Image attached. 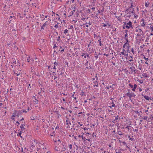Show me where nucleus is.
Masks as SVG:
<instances>
[{
	"mask_svg": "<svg viewBox=\"0 0 153 153\" xmlns=\"http://www.w3.org/2000/svg\"><path fill=\"white\" fill-rule=\"evenodd\" d=\"M127 32H128V30H125L124 31V32L125 33H127Z\"/></svg>",
	"mask_w": 153,
	"mask_h": 153,
	"instance_id": "nucleus-55",
	"label": "nucleus"
},
{
	"mask_svg": "<svg viewBox=\"0 0 153 153\" xmlns=\"http://www.w3.org/2000/svg\"><path fill=\"white\" fill-rule=\"evenodd\" d=\"M104 11V8H103L101 10V11L102 12H103Z\"/></svg>",
	"mask_w": 153,
	"mask_h": 153,
	"instance_id": "nucleus-59",
	"label": "nucleus"
},
{
	"mask_svg": "<svg viewBox=\"0 0 153 153\" xmlns=\"http://www.w3.org/2000/svg\"><path fill=\"white\" fill-rule=\"evenodd\" d=\"M86 11L88 13H90V10L89 9V8H88L87 10H86Z\"/></svg>",
	"mask_w": 153,
	"mask_h": 153,
	"instance_id": "nucleus-30",
	"label": "nucleus"
},
{
	"mask_svg": "<svg viewBox=\"0 0 153 153\" xmlns=\"http://www.w3.org/2000/svg\"><path fill=\"white\" fill-rule=\"evenodd\" d=\"M139 91H140H140H142V89L141 88H139Z\"/></svg>",
	"mask_w": 153,
	"mask_h": 153,
	"instance_id": "nucleus-48",
	"label": "nucleus"
},
{
	"mask_svg": "<svg viewBox=\"0 0 153 153\" xmlns=\"http://www.w3.org/2000/svg\"><path fill=\"white\" fill-rule=\"evenodd\" d=\"M133 88L132 89V91H135V89L136 88H134V87L133 88Z\"/></svg>",
	"mask_w": 153,
	"mask_h": 153,
	"instance_id": "nucleus-51",
	"label": "nucleus"
},
{
	"mask_svg": "<svg viewBox=\"0 0 153 153\" xmlns=\"http://www.w3.org/2000/svg\"><path fill=\"white\" fill-rule=\"evenodd\" d=\"M120 117H119L118 115H117V117H116L115 118V120L116 121L119 119V120L120 119Z\"/></svg>",
	"mask_w": 153,
	"mask_h": 153,
	"instance_id": "nucleus-18",
	"label": "nucleus"
},
{
	"mask_svg": "<svg viewBox=\"0 0 153 153\" xmlns=\"http://www.w3.org/2000/svg\"><path fill=\"white\" fill-rule=\"evenodd\" d=\"M60 38V36H59L58 37V39H57V40H59Z\"/></svg>",
	"mask_w": 153,
	"mask_h": 153,
	"instance_id": "nucleus-58",
	"label": "nucleus"
},
{
	"mask_svg": "<svg viewBox=\"0 0 153 153\" xmlns=\"http://www.w3.org/2000/svg\"><path fill=\"white\" fill-rule=\"evenodd\" d=\"M143 76H144L146 77H148L147 74L146 73H143L142 74Z\"/></svg>",
	"mask_w": 153,
	"mask_h": 153,
	"instance_id": "nucleus-17",
	"label": "nucleus"
},
{
	"mask_svg": "<svg viewBox=\"0 0 153 153\" xmlns=\"http://www.w3.org/2000/svg\"><path fill=\"white\" fill-rule=\"evenodd\" d=\"M65 149H65V147H64V148H62V151H65Z\"/></svg>",
	"mask_w": 153,
	"mask_h": 153,
	"instance_id": "nucleus-37",
	"label": "nucleus"
},
{
	"mask_svg": "<svg viewBox=\"0 0 153 153\" xmlns=\"http://www.w3.org/2000/svg\"><path fill=\"white\" fill-rule=\"evenodd\" d=\"M126 42H127V43H128V38L126 39Z\"/></svg>",
	"mask_w": 153,
	"mask_h": 153,
	"instance_id": "nucleus-53",
	"label": "nucleus"
},
{
	"mask_svg": "<svg viewBox=\"0 0 153 153\" xmlns=\"http://www.w3.org/2000/svg\"><path fill=\"white\" fill-rule=\"evenodd\" d=\"M123 23L124 24V25L125 26H126L125 25H127V23L126 22H123Z\"/></svg>",
	"mask_w": 153,
	"mask_h": 153,
	"instance_id": "nucleus-43",
	"label": "nucleus"
},
{
	"mask_svg": "<svg viewBox=\"0 0 153 153\" xmlns=\"http://www.w3.org/2000/svg\"><path fill=\"white\" fill-rule=\"evenodd\" d=\"M33 101L34 102H35L36 103V104H37L38 102V100H37L36 98H35V100H33Z\"/></svg>",
	"mask_w": 153,
	"mask_h": 153,
	"instance_id": "nucleus-16",
	"label": "nucleus"
},
{
	"mask_svg": "<svg viewBox=\"0 0 153 153\" xmlns=\"http://www.w3.org/2000/svg\"><path fill=\"white\" fill-rule=\"evenodd\" d=\"M112 107L115 106V104L113 102H112Z\"/></svg>",
	"mask_w": 153,
	"mask_h": 153,
	"instance_id": "nucleus-34",
	"label": "nucleus"
},
{
	"mask_svg": "<svg viewBox=\"0 0 153 153\" xmlns=\"http://www.w3.org/2000/svg\"><path fill=\"white\" fill-rule=\"evenodd\" d=\"M129 86L131 88H133V86H134L133 85H131V84H129Z\"/></svg>",
	"mask_w": 153,
	"mask_h": 153,
	"instance_id": "nucleus-32",
	"label": "nucleus"
},
{
	"mask_svg": "<svg viewBox=\"0 0 153 153\" xmlns=\"http://www.w3.org/2000/svg\"><path fill=\"white\" fill-rule=\"evenodd\" d=\"M25 126V125H22L21 126H20V127L22 131H23L25 129V128L24 127V126Z\"/></svg>",
	"mask_w": 153,
	"mask_h": 153,
	"instance_id": "nucleus-12",
	"label": "nucleus"
},
{
	"mask_svg": "<svg viewBox=\"0 0 153 153\" xmlns=\"http://www.w3.org/2000/svg\"><path fill=\"white\" fill-rule=\"evenodd\" d=\"M131 52H132L133 53V54H134V49H133V48H132L131 49Z\"/></svg>",
	"mask_w": 153,
	"mask_h": 153,
	"instance_id": "nucleus-40",
	"label": "nucleus"
},
{
	"mask_svg": "<svg viewBox=\"0 0 153 153\" xmlns=\"http://www.w3.org/2000/svg\"><path fill=\"white\" fill-rule=\"evenodd\" d=\"M16 123H18V124H20V121L19 122H18V121H17V122H16Z\"/></svg>",
	"mask_w": 153,
	"mask_h": 153,
	"instance_id": "nucleus-61",
	"label": "nucleus"
},
{
	"mask_svg": "<svg viewBox=\"0 0 153 153\" xmlns=\"http://www.w3.org/2000/svg\"><path fill=\"white\" fill-rule=\"evenodd\" d=\"M85 137H82V139L84 141H85Z\"/></svg>",
	"mask_w": 153,
	"mask_h": 153,
	"instance_id": "nucleus-39",
	"label": "nucleus"
},
{
	"mask_svg": "<svg viewBox=\"0 0 153 153\" xmlns=\"http://www.w3.org/2000/svg\"><path fill=\"white\" fill-rule=\"evenodd\" d=\"M125 27L127 29H129L131 27L132 28H133L132 26V23L131 21H129L128 23L127 24V25L125 26Z\"/></svg>",
	"mask_w": 153,
	"mask_h": 153,
	"instance_id": "nucleus-2",
	"label": "nucleus"
},
{
	"mask_svg": "<svg viewBox=\"0 0 153 153\" xmlns=\"http://www.w3.org/2000/svg\"><path fill=\"white\" fill-rule=\"evenodd\" d=\"M48 22L47 21H46L45 23L41 27V30H42V29H43V30H44V27H45L46 25H47V22Z\"/></svg>",
	"mask_w": 153,
	"mask_h": 153,
	"instance_id": "nucleus-6",
	"label": "nucleus"
},
{
	"mask_svg": "<svg viewBox=\"0 0 153 153\" xmlns=\"http://www.w3.org/2000/svg\"><path fill=\"white\" fill-rule=\"evenodd\" d=\"M142 95L143 96L144 98L146 100H149L150 99L149 97L148 96H143V94H142Z\"/></svg>",
	"mask_w": 153,
	"mask_h": 153,
	"instance_id": "nucleus-7",
	"label": "nucleus"
},
{
	"mask_svg": "<svg viewBox=\"0 0 153 153\" xmlns=\"http://www.w3.org/2000/svg\"><path fill=\"white\" fill-rule=\"evenodd\" d=\"M128 137L129 140H130L132 141H134V139L133 138L131 137L130 136H128Z\"/></svg>",
	"mask_w": 153,
	"mask_h": 153,
	"instance_id": "nucleus-15",
	"label": "nucleus"
},
{
	"mask_svg": "<svg viewBox=\"0 0 153 153\" xmlns=\"http://www.w3.org/2000/svg\"><path fill=\"white\" fill-rule=\"evenodd\" d=\"M131 8H129H129L128 9H126V12L127 13L129 14H130L131 12Z\"/></svg>",
	"mask_w": 153,
	"mask_h": 153,
	"instance_id": "nucleus-5",
	"label": "nucleus"
},
{
	"mask_svg": "<svg viewBox=\"0 0 153 153\" xmlns=\"http://www.w3.org/2000/svg\"><path fill=\"white\" fill-rule=\"evenodd\" d=\"M91 9L93 10V11L95 9V7H94L91 8Z\"/></svg>",
	"mask_w": 153,
	"mask_h": 153,
	"instance_id": "nucleus-50",
	"label": "nucleus"
},
{
	"mask_svg": "<svg viewBox=\"0 0 153 153\" xmlns=\"http://www.w3.org/2000/svg\"><path fill=\"white\" fill-rule=\"evenodd\" d=\"M83 129H84V130H86V129H87V128L86 127L84 128H83Z\"/></svg>",
	"mask_w": 153,
	"mask_h": 153,
	"instance_id": "nucleus-64",
	"label": "nucleus"
},
{
	"mask_svg": "<svg viewBox=\"0 0 153 153\" xmlns=\"http://www.w3.org/2000/svg\"><path fill=\"white\" fill-rule=\"evenodd\" d=\"M117 133V134L120 135H122L123 134L122 132L120 131H118Z\"/></svg>",
	"mask_w": 153,
	"mask_h": 153,
	"instance_id": "nucleus-13",
	"label": "nucleus"
},
{
	"mask_svg": "<svg viewBox=\"0 0 153 153\" xmlns=\"http://www.w3.org/2000/svg\"><path fill=\"white\" fill-rule=\"evenodd\" d=\"M126 47L127 48V51H129V44L128 43L126 42L124 44L123 46V48H125Z\"/></svg>",
	"mask_w": 153,
	"mask_h": 153,
	"instance_id": "nucleus-3",
	"label": "nucleus"
},
{
	"mask_svg": "<svg viewBox=\"0 0 153 153\" xmlns=\"http://www.w3.org/2000/svg\"><path fill=\"white\" fill-rule=\"evenodd\" d=\"M16 112H17V111L16 110H15L14 111V113H13L12 114H13L12 117H15L17 116L16 113Z\"/></svg>",
	"mask_w": 153,
	"mask_h": 153,
	"instance_id": "nucleus-8",
	"label": "nucleus"
},
{
	"mask_svg": "<svg viewBox=\"0 0 153 153\" xmlns=\"http://www.w3.org/2000/svg\"><path fill=\"white\" fill-rule=\"evenodd\" d=\"M54 65H55V66H58V67H60V65L59 63L58 62H55L54 63Z\"/></svg>",
	"mask_w": 153,
	"mask_h": 153,
	"instance_id": "nucleus-9",
	"label": "nucleus"
},
{
	"mask_svg": "<svg viewBox=\"0 0 153 153\" xmlns=\"http://www.w3.org/2000/svg\"><path fill=\"white\" fill-rule=\"evenodd\" d=\"M97 110L98 112H100L101 111L102 108H98L97 109Z\"/></svg>",
	"mask_w": 153,
	"mask_h": 153,
	"instance_id": "nucleus-23",
	"label": "nucleus"
},
{
	"mask_svg": "<svg viewBox=\"0 0 153 153\" xmlns=\"http://www.w3.org/2000/svg\"><path fill=\"white\" fill-rule=\"evenodd\" d=\"M130 68L131 70V71H133V68H132V67H131Z\"/></svg>",
	"mask_w": 153,
	"mask_h": 153,
	"instance_id": "nucleus-57",
	"label": "nucleus"
},
{
	"mask_svg": "<svg viewBox=\"0 0 153 153\" xmlns=\"http://www.w3.org/2000/svg\"><path fill=\"white\" fill-rule=\"evenodd\" d=\"M133 94V93H127L126 94V96H128L129 97V98L130 99H131V97H132V94Z\"/></svg>",
	"mask_w": 153,
	"mask_h": 153,
	"instance_id": "nucleus-4",
	"label": "nucleus"
},
{
	"mask_svg": "<svg viewBox=\"0 0 153 153\" xmlns=\"http://www.w3.org/2000/svg\"><path fill=\"white\" fill-rule=\"evenodd\" d=\"M131 13L134 15L135 14V13L134 12V8H133L132 11L131 12Z\"/></svg>",
	"mask_w": 153,
	"mask_h": 153,
	"instance_id": "nucleus-29",
	"label": "nucleus"
},
{
	"mask_svg": "<svg viewBox=\"0 0 153 153\" xmlns=\"http://www.w3.org/2000/svg\"><path fill=\"white\" fill-rule=\"evenodd\" d=\"M141 26L143 27H144L145 26V24L144 23V22H143L142 24H141Z\"/></svg>",
	"mask_w": 153,
	"mask_h": 153,
	"instance_id": "nucleus-27",
	"label": "nucleus"
},
{
	"mask_svg": "<svg viewBox=\"0 0 153 153\" xmlns=\"http://www.w3.org/2000/svg\"><path fill=\"white\" fill-rule=\"evenodd\" d=\"M86 53H83V54L82 55V56H84V57L85 58H86Z\"/></svg>",
	"mask_w": 153,
	"mask_h": 153,
	"instance_id": "nucleus-26",
	"label": "nucleus"
},
{
	"mask_svg": "<svg viewBox=\"0 0 153 153\" xmlns=\"http://www.w3.org/2000/svg\"><path fill=\"white\" fill-rule=\"evenodd\" d=\"M141 35H140V33H139V34H137V36H141Z\"/></svg>",
	"mask_w": 153,
	"mask_h": 153,
	"instance_id": "nucleus-56",
	"label": "nucleus"
},
{
	"mask_svg": "<svg viewBox=\"0 0 153 153\" xmlns=\"http://www.w3.org/2000/svg\"><path fill=\"white\" fill-rule=\"evenodd\" d=\"M68 30L67 29H66L65 30H64V33L65 34H66V33H67L68 32Z\"/></svg>",
	"mask_w": 153,
	"mask_h": 153,
	"instance_id": "nucleus-22",
	"label": "nucleus"
},
{
	"mask_svg": "<svg viewBox=\"0 0 153 153\" xmlns=\"http://www.w3.org/2000/svg\"><path fill=\"white\" fill-rule=\"evenodd\" d=\"M69 148L70 149H71L72 148V145L71 144H70L69 146Z\"/></svg>",
	"mask_w": 153,
	"mask_h": 153,
	"instance_id": "nucleus-31",
	"label": "nucleus"
},
{
	"mask_svg": "<svg viewBox=\"0 0 153 153\" xmlns=\"http://www.w3.org/2000/svg\"><path fill=\"white\" fill-rule=\"evenodd\" d=\"M94 82V86H98V85H97L98 83H97V80H96L95 82Z\"/></svg>",
	"mask_w": 153,
	"mask_h": 153,
	"instance_id": "nucleus-14",
	"label": "nucleus"
},
{
	"mask_svg": "<svg viewBox=\"0 0 153 153\" xmlns=\"http://www.w3.org/2000/svg\"><path fill=\"white\" fill-rule=\"evenodd\" d=\"M57 46L56 45V44H55L53 47V48H56Z\"/></svg>",
	"mask_w": 153,
	"mask_h": 153,
	"instance_id": "nucleus-54",
	"label": "nucleus"
},
{
	"mask_svg": "<svg viewBox=\"0 0 153 153\" xmlns=\"http://www.w3.org/2000/svg\"><path fill=\"white\" fill-rule=\"evenodd\" d=\"M88 61L87 60H86V62L85 63V65L86 66H87L88 65Z\"/></svg>",
	"mask_w": 153,
	"mask_h": 153,
	"instance_id": "nucleus-38",
	"label": "nucleus"
},
{
	"mask_svg": "<svg viewBox=\"0 0 153 153\" xmlns=\"http://www.w3.org/2000/svg\"><path fill=\"white\" fill-rule=\"evenodd\" d=\"M134 15V17L135 18H136V17H137V15H135V14Z\"/></svg>",
	"mask_w": 153,
	"mask_h": 153,
	"instance_id": "nucleus-62",
	"label": "nucleus"
},
{
	"mask_svg": "<svg viewBox=\"0 0 153 153\" xmlns=\"http://www.w3.org/2000/svg\"><path fill=\"white\" fill-rule=\"evenodd\" d=\"M133 7V3H131V6L129 7V8H131L132 7Z\"/></svg>",
	"mask_w": 153,
	"mask_h": 153,
	"instance_id": "nucleus-42",
	"label": "nucleus"
},
{
	"mask_svg": "<svg viewBox=\"0 0 153 153\" xmlns=\"http://www.w3.org/2000/svg\"><path fill=\"white\" fill-rule=\"evenodd\" d=\"M147 116H144L143 117V119L144 120H147Z\"/></svg>",
	"mask_w": 153,
	"mask_h": 153,
	"instance_id": "nucleus-24",
	"label": "nucleus"
},
{
	"mask_svg": "<svg viewBox=\"0 0 153 153\" xmlns=\"http://www.w3.org/2000/svg\"><path fill=\"white\" fill-rule=\"evenodd\" d=\"M86 25V27H88V25H87V23H85V25Z\"/></svg>",
	"mask_w": 153,
	"mask_h": 153,
	"instance_id": "nucleus-49",
	"label": "nucleus"
},
{
	"mask_svg": "<svg viewBox=\"0 0 153 153\" xmlns=\"http://www.w3.org/2000/svg\"><path fill=\"white\" fill-rule=\"evenodd\" d=\"M121 54H122V55H125V53H124V52H123V51H122V52H121Z\"/></svg>",
	"mask_w": 153,
	"mask_h": 153,
	"instance_id": "nucleus-52",
	"label": "nucleus"
},
{
	"mask_svg": "<svg viewBox=\"0 0 153 153\" xmlns=\"http://www.w3.org/2000/svg\"><path fill=\"white\" fill-rule=\"evenodd\" d=\"M132 56H131L130 57H129V59H130L129 60V61L130 62H131V61H133V60L132 59Z\"/></svg>",
	"mask_w": 153,
	"mask_h": 153,
	"instance_id": "nucleus-25",
	"label": "nucleus"
},
{
	"mask_svg": "<svg viewBox=\"0 0 153 153\" xmlns=\"http://www.w3.org/2000/svg\"><path fill=\"white\" fill-rule=\"evenodd\" d=\"M18 131H20V132H19V134H18V136H20L21 135L22 131H21L20 130H19Z\"/></svg>",
	"mask_w": 153,
	"mask_h": 153,
	"instance_id": "nucleus-21",
	"label": "nucleus"
},
{
	"mask_svg": "<svg viewBox=\"0 0 153 153\" xmlns=\"http://www.w3.org/2000/svg\"><path fill=\"white\" fill-rule=\"evenodd\" d=\"M11 120H14L15 121V118H14L13 117H12H12H11Z\"/></svg>",
	"mask_w": 153,
	"mask_h": 153,
	"instance_id": "nucleus-36",
	"label": "nucleus"
},
{
	"mask_svg": "<svg viewBox=\"0 0 153 153\" xmlns=\"http://www.w3.org/2000/svg\"><path fill=\"white\" fill-rule=\"evenodd\" d=\"M140 32L139 33L140 34V35L143 36V33L141 29H139Z\"/></svg>",
	"mask_w": 153,
	"mask_h": 153,
	"instance_id": "nucleus-11",
	"label": "nucleus"
},
{
	"mask_svg": "<svg viewBox=\"0 0 153 153\" xmlns=\"http://www.w3.org/2000/svg\"><path fill=\"white\" fill-rule=\"evenodd\" d=\"M134 88H136L137 87V85L136 84H135L134 85Z\"/></svg>",
	"mask_w": 153,
	"mask_h": 153,
	"instance_id": "nucleus-44",
	"label": "nucleus"
},
{
	"mask_svg": "<svg viewBox=\"0 0 153 153\" xmlns=\"http://www.w3.org/2000/svg\"><path fill=\"white\" fill-rule=\"evenodd\" d=\"M74 27H73V26L72 25H71L70 27V29H73Z\"/></svg>",
	"mask_w": 153,
	"mask_h": 153,
	"instance_id": "nucleus-45",
	"label": "nucleus"
},
{
	"mask_svg": "<svg viewBox=\"0 0 153 153\" xmlns=\"http://www.w3.org/2000/svg\"><path fill=\"white\" fill-rule=\"evenodd\" d=\"M150 28L151 29L152 31H153V26L152 27H150Z\"/></svg>",
	"mask_w": 153,
	"mask_h": 153,
	"instance_id": "nucleus-41",
	"label": "nucleus"
},
{
	"mask_svg": "<svg viewBox=\"0 0 153 153\" xmlns=\"http://www.w3.org/2000/svg\"><path fill=\"white\" fill-rule=\"evenodd\" d=\"M67 118V119H68V118ZM66 122H67V123H66L67 125H68V122H69V123L70 124H71V123L68 120V119L67 120H66Z\"/></svg>",
	"mask_w": 153,
	"mask_h": 153,
	"instance_id": "nucleus-19",
	"label": "nucleus"
},
{
	"mask_svg": "<svg viewBox=\"0 0 153 153\" xmlns=\"http://www.w3.org/2000/svg\"><path fill=\"white\" fill-rule=\"evenodd\" d=\"M98 42H99L100 45V46H102V43L101 42V39H99L98 40Z\"/></svg>",
	"mask_w": 153,
	"mask_h": 153,
	"instance_id": "nucleus-20",
	"label": "nucleus"
},
{
	"mask_svg": "<svg viewBox=\"0 0 153 153\" xmlns=\"http://www.w3.org/2000/svg\"><path fill=\"white\" fill-rule=\"evenodd\" d=\"M149 5V4H148L147 2L145 3V6L146 7H148Z\"/></svg>",
	"mask_w": 153,
	"mask_h": 153,
	"instance_id": "nucleus-28",
	"label": "nucleus"
},
{
	"mask_svg": "<svg viewBox=\"0 0 153 153\" xmlns=\"http://www.w3.org/2000/svg\"><path fill=\"white\" fill-rule=\"evenodd\" d=\"M83 94L82 95V96H83V95H84L85 96H86V94H85V93H84L83 92Z\"/></svg>",
	"mask_w": 153,
	"mask_h": 153,
	"instance_id": "nucleus-60",
	"label": "nucleus"
},
{
	"mask_svg": "<svg viewBox=\"0 0 153 153\" xmlns=\"http://www.w3.org/2000/svg\"><path fill=\"white\" fill-rule=\"evenodd\" d=\"M103 26L104 27H106V26H107V25H106V24H104V23H103Z\"/></svg>",
	"mask_w": 153,
	"mask_h": 153,
	"instance_id": "nucleus-63",
	"label": "nucleus"
},
{
	"mask_svg": "<svg viewBox=\"0 0 153 153\" xmlns=\"http://www.w3.org/2000/svg\"><path fill=\"white\" fill-rule=\"evenodd\" d=\"M54 112L56 113L57 114L59 115V112L58 111H55Z\"/></svg>",
	"mask_w": 153,
	"mask_h": 153,
	"instance_id": "nucleus-35",
	"label": "nucleus"
},
{
	"mask_svg": "<svg viewBox=\"0 0 153 153\" xmlns=\"http://www.w3.org/2000/svg\"><path fill=\"white\" fill-rule=\"evenodd\" d=\"M58 23H57V24L56 25L54 26V27L56 28H57L58 27Z\"/></svg>",
	"mask_w": 153,
	"mask_h": 153,
	"instance_id": "nucleus-33",
	"label": "nucleus"
},
{
	"mask_svg": "<svg viewBox=\"0 0 153 153\" xmlns=\"http://www.w3.org/2000/svg\"><path fill=\"white\" fill-rule=\"evenodd\" d=\"M58 69L57 70V72H59L58 74L59 75H62L65 72V71L63 70L64 68L62 67L61 68L58 67Z\"/></svg>",
	"mask_w": 153,
	"mask_h": 153,
	"instance_id": "nucleus-1",
	"label": "nucleus"
},
{
	"mask_svg": "<svg viewBox=\"0 0 153 153\" xmlns=\"http://www.w3.org/2000/svg\"><path fill=\"white\" fill-rule=\"evenodd\" d=\"M115 85V84H113L112 86H107L106 87V88L107 89H109V88H113V86H114Z\"/></svg>",
	"mask_w": 153,
	"mask_h": 153,
	"instance_id": "nucleus-10",
	"label": "nucleus"
},
{
	"mask_svg": "<svg viewBox=\"0 0 153 153\" xmlns=\"http://www.w3.org/2000/svg\"><path fill=\"white\" fill-rule=\"evenodd\" d=\"M32 5H33V6H35L36 7V6H35V5H36V4L34 3H32Z\"/></svg>",
	"mask_w": 153,
	"mask_h": 153,
	"instance_id": "nucleus-47",
	"label": "nucleus"
},
{
	"mask_svg": "<svg viewBox=\"0 0 153 153\" xmlns=\"http://www.w3.org/2000/svg\"><path fill=\"white\" fill-rule=\"evenodd\" d=\"M144 59L146 61H147L148 59V58H146L145 56L144 57Z\"/></svg>",
	"mask_w": 153,
	"mask_h": 153,
	"instance_id": "nucleus-46",
	"label": "nucleus"
}]
</instances>
